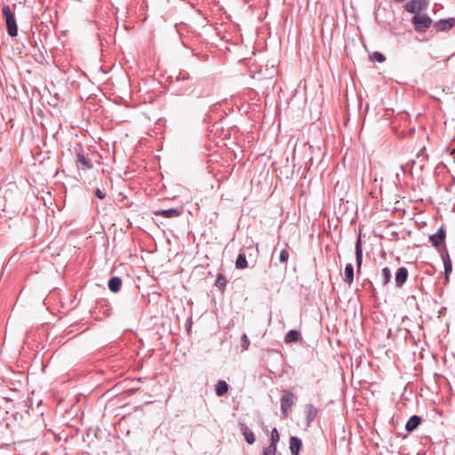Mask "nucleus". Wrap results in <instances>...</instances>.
Instances as JSON below:
<instances>
[{"mask_svg": "<svg viewBox=\"0 0 455 455\" xmlns=\"http://www.w3.org/2000/svg\"><path fill=\"white\" fill-rule=\"evenodd\" d=\"M294 395L291 392H284L281 397V410L284 418L289 415V409L293 405Z\"/></svg>", "mask_w": 455, "mask_h": 455, "instance_id": "3", "label": "nucleus"}, {"mask_svg": "<svg viewBox=\"0 0 455 455\" xmlns=\"http://www.w3.org/2000/svg\"><path fill=\"white\" fill-rule=\"evenodd\" d=\"M344 274H345L344 281L350 285L354 281V268H353L352 264H347V266L345 267Z\"/></svg>", "mask_w": 455, "mask_h": 455, "instance_id": "16", "label": "nucleus"}, {"mask_svg": "<svg viewBox=\"0 0 455 455\" xmlns=\"http://www.w3.org/2000/svg\"><path fill=\"white\" fill-rule=\"evenodd\" d=\"M444 270L446 278H448V275L451 272V263L450 261L444 262Z\"/></svg>", "mask_w": 455, "mask_h": 455, "instance_id": "27", "label": "nucleus"}, {"mask_svg": "<svg viewBox=\"0 0 455 455\" xmlns=\"http://www.w3.org/2000/svg\"><path fill=\"white\" fill-rule=\"evenodd\" d=\"M226 283L227 280L225 276L220 274L215 283L216 286L219 287L220 289H223L226 286Z\"/></svg>", "mask_w": 455, "mask_h": 455, "instance_id": "22", "label": "nucleus"}, {"mask_svg": "<svg viewBox=\"0 0 455 455\" xmlns=\"http://www.w3.org/2000/svg\"><path fill=\"white\" fill-rule=\"evenodd\" d=\"M408 277V270L404 267H399L395 273V284L397 287H402L403 284L406 282Z\"/></svg>", "mask_w": 455, "mask_h": 455, "instance_id": "7", "label": "nucleus"}, {"mask_svg": "<svg viewBox=\"0 0 455 455\" xmlns=\"http://www.w3.org/2000/svg\"><path fill=\"white\" fill-rule=\"evenodd\" d=\"M228 391V385L224 380H219L216 384L215 392L218 396H223Z\"/></svg>", "mask_w": 455, "mask_h": 455, "instance_id": "14", "label": "nucleus"}, {"mask_svg": "<svg viewBox=\"0 0 455 455\" xmlns=\"http://www.w3.org/2000/svg\"><path fill=\"white\" fill-rule=\"evenodd\" d=\"M242 346L243 350H247L250 346V341L246 334H243L242 337Z\"/></svg>", "mask_w": 455, "mask_h": 455, "instance_id": "26", "label": "nucleus"}, {"mask_svg": "<svg viewBox=\"0 0 455 455\" xmlns=\"http://www.w3.org/2000/svg\"><path fill=\"white\" fill-rule=\"evenodd\" d=\"M371 60H374V61H378V62H383V61H385L386 58L382 53H380L379 52H374L371 55Z\"/></svg>", "mask_w": 455, "mask_h": 455, "instance_id": "21", "label": "nucleus"}, {"mask_svg": "<svg viewBox=\"0 0 455 455\" xmlns=\"http://www.w3.org/2000/svg\"><path fill=\"white\" fill-rule=\"evenodd\" d=\"M411 22L416 31L425 32L430 27L432 20L427 14L418 13L413 17Z\"/></svg>", "mask_w": 455, "mask_h": 455, "instance_id": "2", "label": "nucleus"}, {"mask_svg": "<svg viewBox=\"0 0 455 455\" xmlns=\"http://www.w3.org/2000/svg\"><path fill=\"white\" fill-rule=\"evenodd\" d=\"M183 212V208H172L168 210H157L154 212L156 216H161L164 218H177L180 217Z\"/></svg>", "mask_w": 455, "mask_h": 455, "instance_id": "4", "label": "nucleus"}, {"mask_svg": "<svg viewBox=\"0 0 455 455\" xmlns=\"http://www.w3.org/2000/svg\"><path fill=\"white\" fill-rule=\"evenodd\" d=\"M355 259H356V267H357V273L361 271V267L363 263V249H362V240L359 236L356 243H355Z\"/></svg>", "mask_w": 455, "mask_h": 455, "instance_id": "8", "label": "nucleus"}, {"mask_svg": "<svg viewBox=\"0 0 455 455\" xmlns=\"http://www.w3.org/2000/svg\"><path fill=\"white\" fill-rule=\"evenodd\" d=\"M2 13L4 15V20H5V27L7 34L12 36L15 37L18 36V25H17V20L15 17V13L13 10L10 6H4L2 9Z\"/></svg>", "mask_w": 455, "mask_h": 455, "instance_id": "1", "label": "nucleus"}, {"mask_svg": "<svg viewBox=\"0 0 455 455\" xmlns=\"http://www.w3.org/2000/svg\"><path fill=\"white\" fill-rule=\"evenodd\" d=\"M390 278H391V272H390L389 268L388 267H384L381 270V275H380L381 283L383 285H386L387 283H389Z\"/></svg>", "mask_w": 455, "mask_h": 455, "instance_id": "20", "label": "nucleus"}, {"mask_svg": "<svg viewBox=\"0 0 455 455\" xmlns=\"http://www.w3.org/2000/svg\"><path fill=\"white\" fill-rule=\"evenodd\" d=\"M302 442L299 437L292 436L290 440V450L292 455H299Z\"/></svg>", "mask_w": 455, "mask_h": 455, "instance_id": "10", "label": "nucleus"}, {"mask_svg": "<svg viewBox=\"0 0 455 455\" xmlns=\"http://www.w3.org/2000/svg\"><path fill=\"white\" fill-rule=\"evenodd\" d=\"M289 259V252L287 250L283 249L280 252L279 259L282 263L287 262Z\"/></svg>", "mask_w": 455, "mask_h": 455, "instance_id": "25", "label": "nucleus"}, {"mask_svg": "<svg viewBox=\"0 0 455 455\" xmlns=\"http://www.w3.org/2000/svg\"><path fill=\"white\" fill-rule=\"evenodd\" d=\"M279 439H280L279 433H278L276 428H274L271 431V443H270L274 444V445H276L277 443L279 442Z\"/></svg>", "mask_w": 455, "mask_h": 455, "instance_id": "23", "label": "nucleus"}, {"mask_svg": "<svg viewBox=\"0 0 455 455\" xmlns=\"http://www.w3.org/2000/svg\"><path fill=\"white\" fill-rule=\"evenodd\" d=\"M423 9V3L419 0H411L405 4V10L415 15L420 13Z\"/></svg>", "mask_w": 455, "mask_h": 455, "instance_id": "6", "label": "nucleus"}, {"mask_svg": "<svg viewBox=\"0 0 455 455\" xmlns=\"http://www.w3.org/2000/svg\"><path fill=\"white\" fill-rule=\"evenodd\" d=\"M95 195L100 199H104L105 198V194L100 189H99V188L96 189Z\"/></svg>", "mask_w": 455, "mask_h": 455, "instance_id": "28", "label": "nucleus"}, {"mask_svg": "<svg viewBox=\"0 0 455 455\" xmlns=\"http://www.w3.org/2000/svg\"><path fill=\"white\" fill-rule=\"evenodd\" d=\"M122 279L118 276H114L108 281V288L113 292H118L122 286Z\"/></svg>", "mask_w": 455, "mask_h": 455, "instance_id": "13", "label": "nucleus"}, {"mask_svg": "<svg viewBox=\"0 0 455 455\" xmlns=\"http://www.w3.org/2000/svg\"><path fill=\"white\" fill-rule=\"evenodd\" d=\"M235 267L238 269H244L248 267L245 254L240 253L235 260Z\"/></svg>", "mask_w": 455, "mask_h": 455, "instance_id": "18", "label": "nucleus"}, {"mask_svg": "<svg viewBox=\"0 0 455 455\" xmlns=\"http://www.w3.org/2000/svg\"><path fill=\"white\" fill-rule=\"evenodd\" d=\"M77 162L84 170L92 168L90 161L83 154H77Z\"/></svg>", "mask_w": 455, "mask_h": 455, "instance_id": "19", "label": "nucleus"}, {"mask_svg": "<svg viewBox=\"0 0 455 455\" xmlns=\"http://www.w3.org/2000/svg\"><path fill=\"white\" fill-rule=\"evenodd\" d=\"M444 239L445 232L442 228L438 230L436 234L430 235V241L435 247H438L441 243H443Z\"/></svg>", "mask_w": 455, "mask_h": 455, "instance_id": "9", "label": "nucleus"}, {"mask_svg": "<svg viewBox=\"0 0 455 455\" xmlns=\"http://www.w3.org/2000/svg\"><path fill=\"white\" fill-rule=\"evenodd\" d=\"M241 430L243 435L249 444H252L255 442V437L253 432L245 425L241 424Z\"/></svg>", "mask_w": 455, "mask_h": 455, "instance_id": "11", "label": "nucleus"}, {"mask_svg": "<svg viewBox=\"0 0 455 455\" xmlns=\"http://www.w3.org/2000/svg\"><path fill=\"white\" fill-rule=\"evenodd\" d=\"M344 185H345V182H341V183L337 182L335 187H334V189L337 190L339 188V186L343 188Z\"/></svg>", "mask_w": 455, "mask_h": 455, "instance_id": "29", "label": "nucleus"}, {"mask_svg": "<svg viewBox=\"0 0 455 455\" xmlns=\"http://www.w3.org/2000/svg\"><path fill=\"white\" fill-rule=\"evenodd\" d=\"M305 414H306L307 420L309 423L315 419V417L317 415V410L313 405L308 404L305 407Z\"/></svg>", "mask_w": 455, "mask_h": 455, "instance_id": "15", "label": "nucleus"}, {"mask_svg": "<svg viewBox=\"0 0 455 455\" xmlns=\"http://www.w3.org/2000/svg\"><path fill=\"white\" fill-rule=\"evenodd\" d=\"M395 2H398V3H401V2H403L404 0H395Z\"/></svg>", "mask_w": 455, "mask_h": 455, "instance_id": "30", "label": "nucleus"}, {"mask_svg": "<svg viewBox=\"0 0 455 455\" xmlns=\"http://www.w3.org/2000/svg\"><path fill=\"white\" fill-rule=\"evenodd\" d=\"M455 25V19L449 18L444 20H440L435 24V28L438 31H447L451 29Z\"/></svg>", "mask_w": 455, "mask_h": 455, "instance_id": "5", "label": "nucleus"}, {"mask_svg": "<svg viewBox=\"0 0 455 455\" xmlns=\"http://www.w3.org/2000/svg\"><path fill=\"white\" fill-rule=\"evenodd\" d=\"M300 339V332L296 330L290 331L284 338L286 343L296 342Z\"/></svg>", "mask_w": 455, "mask_h": 455, "instance_id": "17", "label": "nucleus"}, {"mask_svg": "<svg viewBox=\"0 0 455 455\" xmlns=\"http://www.w3.org/2000/svg\"><path fill=\"white\" fill-rule=\"evenodd\" d=\"M420 422L421 418L417 415H414L411 417L410 419L407 421L405 428L407 431L411 432L418 427Z\"/></svg>", "mask_w": 455, "mask_h": 455, "instance_id": "12", "label": "nucleus"}, {"mask_svg": "<svg viewBox=\"0 0 455 455\" xmlns=\"http://www.w3.org/2000/svg\"><path fill=\"white\" fill-rule=\"evenodd\" d=\"M276 452V445L269 444L267 448L264 449L263 455H275Z\"/></svg>", "mask_w": 455, "mask_h": 455, "instance_id": "24", "label": "nucleus"}]
</instances>
